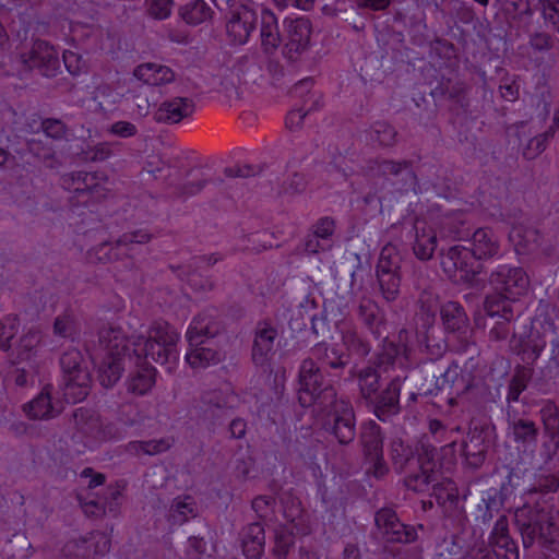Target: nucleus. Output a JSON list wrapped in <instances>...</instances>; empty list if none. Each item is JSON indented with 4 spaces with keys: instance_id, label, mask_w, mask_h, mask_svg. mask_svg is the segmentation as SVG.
Listing matches in <instances>:
<instances>
[{
    "instance_id": "nucleus-1",
    "label": "nucleus",
    "mask_w": 559,
    "mask_h": 559,
    "mask_svg": "<svg viewBox=\"0 0 559 559\" xmlns=\"http://www.w3.org/2000/svg\"><path fill=\"white\" fill-rule=\"evenodd\" d=\"M472 246V249L454 246L442 255V269L455 282H469L478 272V261L495 257L499 250L495 235L488 229L475 231Z\"/></svg>"
},
{
    "instance_id": "nucleus-2",
    "label": "nucleus",
    "mask_w": 559,
    "mask_h": 559,
    "mask_svg": "<svg viewBox=\"0 0 559 559\" xmlns=\"http://www.w3.org/2000/svg\"><path fill=\"white\" fill-rule=\"evenodd\" d=\"M491 285L502 295L496 300L493 297H487L485 309L490 317L501 316L506 320H510L512 314L510 301L515 300L527 288L528 278L524 271L520 267H511L501 265L492 273L490 278Z\"/></svg>"
},
{
    "instance_id": "nucleus-3",
    "label": "nucleus",
    "mask_w": 559,
    "mask_h": 559,
    "mask_svg": "<svg viewBox=\"0 0 559 559\" xmlns=\"http://www.w3.org/2000/svg\"><path fill=\"white\" fill-rule=\"evenodd\" d=\"M179 333L167 323H155L147 332L144 341L133 343L134 354L138 358L141 356L166 365L170 371L178 362L179 354L176 348Z\"/></svg>"
},
{
    "instance_id": "nucleus-4",
    "label": "nucleus",
    "mask_w": 559,
    "mask_h": 559,
    "mask_svg": "<svg viewBox=\"0 0 559 559\" xmlns=\"http://www.w3.org/2000/svg\"><path fill=\"white\" fill-rule=\"evenodd\" d=\"M0 75L17 74L31 69H38L44 75L51 76L60 69L59 51L46 41L33 44L27 56H22L15 62L7 55L1 56Z\"/></svg>"
},
{
    "instance_id": "nucleus-5",
    "label": "nucleus",
    "mask_w": 559,
    "mask_h": 559,
    "mask_svg": "<svg viewBox=\"0 0 559 559\" xmlns=\"http://www.w3.org/2000/svg\"><path fill=\"white\" fill-rule=\"evenodd\" d=\"M215 333V322L207 313L197 316L187 331L190 349L186 361L194 369L205 368L221 360V355L211 347L203 346L204 340Z\"/></svg>"
},
{
    "instance_id": "nucleus-6",
    "label": "nucleus",
    "mask_w": 559,
    "mask_h": 559,
    "mask_svg": "<svg viewBox=\"0 0 559 559\" xmlns=\"http://www.w3.org/2000/svg\"><path fill=\"white\" fill-rule=\"evenodd\" d=\"M102 361L98 366V378L104 386L114 385L121 377L126 356L124 335L115 329L103 330L100 333Z\"/></svg>"
},
{
    "instance_id": "nucleus-7",
    "label": "nucleus",
    "mask_w": 559,
    "mask_h": 559,
    "mask_svg": "<svg viewBox=\"0 0 559 559\" xmlns=\"http://www.w3.org/2000/svg\"><path fill=\"white\" fill-rule=\"evenodd\" d=\"M41 335L38 331L25 333L15 348V357L12 364L14 369V381L23 386L33 384L40 365Z\"/></svg>"
},
{
    "instance_id": "nucleus-8",
    "label": "nucleus",
    "mask_w": 559,
    "mask_h": 559,
    "mask_svg": "<svg viewBox=\"0 0 559 559\" xmlns=\"http://www.w3.org/2000/svg\"><path fill=\"white\" fill-rule=\"evenodd\" d=\"M64 373V397L69 403H78L85 399L88 392L90 373L79 350L70 349L60 359Z\"/></svg>"
},
{
    "instance_id": "nucleus-9",
    "label": "nucleus",
    "mask_w": 559,
    "mask_h": 559,
    "mask_svg": "<svg viewBox=\"0 0 559 559\" xmlns=\"http://www.w3.org/2000/svg\"><path fill=\"white\" fill-rule=\"evenodd\" d=\"M334 390L330 382L321 374L319 368L312 360H304L299 371L298 399L302 406L308 407L316 403L323 404V401L333 400Z\"/></svg>"
},
{
    "instance_id": "nucleus-10",
    "label": "nucleus",
    "mask_w": 559,
    "mask_h": 559,
    "mask_svg": "<svg viewBox=\"0 0 559 559\" xmlns=\"http://www.w3.org/2000/svg\"><path fill=\"white\" fill-rule=\"evenodd\" d=\"M257 13L248 3H242L235 10L227 22L226 31L231 43L243 45L254 31Z\"/></svg>"
},
{
    "instance_id": "nucleus-11",
    "label": "nucleus",
    "mask_w": 559,
    "mask_h": 559,
    "mask_svg": "<svg viewBox=\"0 0 559 559\" xmlns=\"http://www.w3.org/2000/svg\"><path fill=\"white\" fill-rule=\"evenodd\" d=\"M376 524L389 540L409 543L416 538L415 531L401 523L395 512L390 509L377 512Z\"/></svg>"
},
{
    "instance_id": "nucleus-12",
    "label": "nucleus",
    "mask_w": 559,
    "mask_h": 559,
    "mask_svg": "<svg viewBox=\"0 0 559 559\" xmlns=\"http://www.w3.org/2000/svg\"><path fill=\"white\" fill-rule=\"evenodd\" d=\"M134 76L145 84L162 86L175 81L174 71L159 62H145L134 69Z\"/></svg>"
},
{
    "instance_id": "nucleus-13",
    "label": "nucleus",
    "mask_w": 559,
    "mask_h": 559,
    "mask_svg": "<svg viewBox=\"0 0 559 559\" xmlns=\"http://www.w3.org/2000/svg\"><path fill=\"white\" fill-rule=\"evenodd\" d=\"M341 343L334 342L330 348L326 349L325 358L330 366L340 367L345 365L346 357L352 352L359 350L360 342L356 337V334L352 331H347L346 333H341L340 335Z\"/></svg>"
},
{
    "instance_id": "nucleus-14",
    "label": "nucleus",
    "mask_w": 559,
    "mask_h": 559,
    "mask_svg": "<svg viewBox=\"0 0 559 559\" xmlns=\"http://www.w3.org/2000/svg\"><path fill=\"white\" fill-rule=\"evenodd\" d=\"M276 331L269 324L263 323L258 328L254 338L252 357L257 365H263L272 354Z\"/></svg>"
},
{
    "instance_id": "nucleus-15",
    "label": "nucleus",
    "mask_w": 559,
    "mask_h": 559,
    "mask_svg": "<svg viewBox=\"0 0 559 559\" xmlns=\"http://www.w3.org/2000/svg\"><path fill=\"white\" fill-rule=\"evenodd\" d=\"M191 112L192 103L188 98L176 97L170 100H166L160 105L157 111V117L159 120L167 122H179Z\"/></svg>"
},
{
    "instance_id": "nucleus-16",
    "label": "nucleus",
    "mask_w": 559,
    "mask_h": 559,
    "mask_svg": "<svg viewBox=\"0 0 559 559\" xmlns=\"http://www.w3.org/2000/svg\"><path fill=\"white\" fill-rule=\"evenodd\" d=\"M24 411L31 418L46 419L53 417L58 413L57 407L51 402L50 391L45 388L40 394L24 406Z\"/></svg>"
},
{
    "instance_id": "nucleus-17",
    "label": "nucleus",
    "mask_w": 559,
    "mask_h": 559,
    "mask_svg": "<svg viewBox=\"0 0 559 559\" xmlns=\"http://www.w3.org/2000/svg\"><path fill=\"white\" fill-rule=\"evenodd\" d=\"M437 247L436 234L430 226L416 225V241L414 252L420 260H428L432 257Z\"/></svg>"
},
{
    "instance_id": "nucleus-18",
    "label": "nucleus",
    "mask_w": 559,
    "mask_h": 559,
    "mask_svg": "<svg viewBox=\"0 0 559 559\" xmlns=\"http://www.w3.org/2000/svg\"><path fill=\"white\" fill-rule=\"evenodd\" d=\"M378 278L382 294L386 300H394L400 290V275L397 270L379 269Z\"/></svg>"
},
{
    "instance_id": "nucleus-19",
    "label": "nucleus",
    "mask_w": 559,
    "mask_h": 559,
    "mask_svg": "<svg viewBox=\"0 0 559 559\" xmlns=\"http://www.w3.org/2000/svg\"><path fill=\"white\" fill-rule=\"evenodd\" d=\"M182 19L191 25H198L211 17V9L204 0H197L181 9Z\"/></svg>"
},
{
    "instance_id": "nucleus-20",
    "label": "nucleus",
    "mask_w": 559,
    "mask_h": 559,
    "mask_svg": "<svg viewBox=\"0 0 559 559\" xmlns=\"http://www.w3.org/2000/svg\"><path fill=\"white\" fill-rule=\"evenodd\" d=\"M399 395V388L392 384L385 395L376 404L374 414L380 420L384 421L390 415L397 412Z\"/></svg>"
},
{
    "instance_id": "nucleus-21",
    "label": "nucleus",
    "mask_w": 559,
    "mask_h": 559,
    "mask_svg": "<svg viewBox=\"0 0 559 559\" xmlns=\"http://www.w3.org/2000/svg\"><path fill=\"white\" fill-rule=\"evenodd\" d=\"M333 431L341 443H347L354 438L353 413L347 406L343 407L342 415L335 419Z\"/></svg>"
},
{
    "instance_id": "nucleus-22",
    "label": "nucleus",
    "mask_w": 559,
    "mask_h": 559,
    "mask_svg": "<svg viewBox=\"0 0 559 559\" xmlns=\"http://www.w3.org/2000/svg\"><path fill=\"white\" fill-rule=\"evenodd\" d=\"M263 26L261 28L262 43L266 49L275 48L280 44L276 19L270 11L262 14Z\"/></svg>"
},
{
    "instance_id": "nucleus-23",
    "label": "nucleus",
    "mask_w": 559,
    "mask_h": 559,
    "mask_svg": "<svg viewBox=\"0 0 559 559\" xmlns=\"http://www.w3.org/2000/svg\"><path fill=\"white\" fill-rule=\"evenodd\" d=\"M156 370L153 367H144L141 372L129 381V390L136 394H144L155 383Z\"/></svg>"
},
{
    "instance_id": "nucleus-24",
    "label": "nucleus",
    "mask_w": 559,
    "mask_h": 559,
    "mask_svg": "<svg viewBox=\"0 0 559 559\" xmlns=\"http://www.w3.org/2000/svg\"><path fill=\"white\" fill-rule=\"evenodd\" d=\"M195 514L194 502L190 497L176 499L170 509V518L174 523L181 524Z\"/></svg>"
},
{
    "instance_id": "nucleus-25",
    "label": "nucleus",
    "mask_w": 559,
    "mask_h": 559,
    "mask_svg": "<svg viewBox=\"0 0 559 559\" xmlns=\"http://www.w3.org/2000/svg\"><path fill=\"white\" fill-rule=\"evenodd\" d=\"M441 316L444 325L449 330L460 329L465 322L463 309L455 302H448L441 309Z\"/></svg>"
},
{
    "instance_id": "nucleus-26",
    "label": "nucleus",
    "mask_w": 559,
    "mask_h": 559,
    "mask_svg": "<svg viewBox=\"0 0 559 559\" xmlns=\"http://www.w3.org/2000/svg\"><path fill=\"white\" fill-rule=\"evenodd\" d=\"M19 322L15 317H7L0 321V349L7 350L10 341L17 331Z\"/></svg>"
},
{
    "instance_id": "nucleus-27",
    "label": "nucleus",
    "mask_w": 559,
    "mask_h": 559,
    "mask_svg": "<svg viewBox=\"0 0 559 559\" xmlns=\"http://www.w3.org/2000/svg\"><path fill=\"white\" fill-rule=\"evenodd\" d=\"M359 385L365 397L372 400L378 389V376L374 370L368 369L360 374Z\"/></svg>"
},
{
    "instance_id": "nucleus-28",
    "label": "nucleus",
    "mask_w": 559,
    "mask_h": 559,
    "mask_svg": "<svg viewBox=\"0 0 559 559\" xmlns=\"http://www.w3.org/2000/svg\"><path fill=\"white\" fill-rule=\"evenodd\" d=\"M205 182L206 180L200 171H192L188 175L182 186L181 193L185 195H193L203 189Z\"/></svg>"
},
{
    "instance_id": "nucleus-29",
    "label": "nucleus",
    "mask_w": 559,
    "mask_h": 559,
    "mask_svg": "<svg viewBox=\"0 0 559 559\" xmlns=\"http://www.w3.org/2000/svg\"><path fill=\"white\" fill-rule=\"evenodd\" d=\"M399 254L395 251V248L392 246H385L379 258L378 270L379 269H391L397 270L399 266Z\"/></svg>"
},
{
    "instance_id": "nucleus-30",
    "label": "nucleus",
    "mask_w": 559,
    "mask_h": 559,
    "mask_svg": "<svg viewBox=\"0 0 559 559\" xmlns=\"http://www.w3.org/2000/svg\"><path fill=\"white\" fill-rule=\"evenodd\" d=\"M150 13L159 20L168 17L171 13V0H147Z\"/></svg>"
},
{
    "instance_id": "nucleus-31",
    "label": "nucleus",
    "mask_w": 559,
    "mask_h": 559,
    "mask_svg": "<svg viewBox=\"0 0 559 559\" xmlns=\"http://www.w3.org/2000/svg\"><path fill=\"white\" fill-rule=\"evenodd\" d=\"M251 531L259 535L261 533V527L258 524H255L251 527ZM262 551L263 544L262 539L259 536H257L255 539L251 542V544H245L243 552L248 559H260Z\"/></svg>"
},
{
    "instance_id": "nucleus-32",
    "label": "nucleus",
    "mask_w": 559,
    "mask_h": 559,
    "mask_svg": "<svg viewBox=\"0 0 559 559\" xmlns=\"http://www.w3.org/2000/svg\"><path fill=\"white\" fill-rule=\"evenodd\" d=\"M63 62L68 71L76 75L84 70L85 63L76 52L68 50L63 53Z\"/></svg>"
},
{
    "instance_id": "nucleus-33",
    "label": "nucleus",
    "mask_w": 559,
    "mask_h": 559,
    "mask_svg": "<svg viewBox=\"0 0 559 559\" xmlns=\"http://www.w3.org/2000/svg\"><path fill=\"white\" fill-rule=\"evenodd\" d=\"M533 233L524 229L523 227H514L510 233V240L514 245L518 252L526 248L530 237H533Z\"/></svg>"
},
{
    "instance_id": "nucleus-34",
    "label": "nucleus",
    "mask_w": 559,
    "mask_h": 559,
    "mask_svg": "<svg viewBox=\"0 0 559 559\" xmlns=\"http://www.w3.org/2000/svg\"><path fill=\"white\" fill-rule=\"evenodd\" d=\"M80 180L81 177L78 178V181H73L71 186H67V188L76 192L90 191L93 193L98 186V183H95L96 176L94 174H85L82 182Z\"/></svg>"
},
{
    "instance_id": "nucleus-35",
    "label": "nucleus",
    "mask_w": 559,
    "mask_h": 559,
    "mask_svg": "<svg viewBox=\"0 0 559 559\" xmlns=\"http://www.w3.org/2000/svg\"><path fill=\"white\" fill-rule=\"evenodd\" d=\"M136 447H138V451H141L142 453L156 454V453L167 450L170 447V443H169V441H165V440H159V441L153 440V441H148V442H141Z\"/></svg>"
},
{
    "instance_id": "nucleus-36",
    "label": "nucleus",
    "mask_w": 559,
    "mask_h": 559,
    "mask_svg": "<svg viewBox=\"0 0 559 559\" xmlns=\"http://www.w3.org/2000/svg\"><path fill=\"white\" fill-rule=\"evenodd\" d=\"M44 133L53 139L60 138L64 133V126L58 120H47L43 124Z\"/></svg>"
},
{
    "instance_id": "nucleus-37",
    "label": "nucleus",
    "mask_w": 559,
    "mask_h": 559,
    "mask_svg": "<svg viewBox=\"0 0 559 559\" xmlns=\"http://www.w3.org/2000/svg\"><path fill=\"white\" fill-rule=\"evenodd\" d=\"M306 112L301 109L292 110L286 117V127L290 130L300 128L304 123Z\"/></svg>"
},
{
    "instance_id": "nucleus-38",
    "label": "nucleus",
    "mask_w": 559,
    "mask_h": 559,
    "mask_svg": "<svg viewBox=\"0 0 559 559\" xmlns=\"http://www.w3.org/2000/svg\"><path fill=\"white\" fill-rule=\"evenodd\" d=\"M334 231V222L330 218L321 219L316 226L314 234L319 238H328Z\"/></svg>"
},
{
    "instance_id": "nucleus-39",
    "label": "nucleus",
    "mask_w": 559,
    "mask_h": 559,
    "mask_svg": "<svg viewBox=\"0 0 559 559\" xmlns=\"http://www.w3.org/2000/svg\"><path fill=\"white\" fill-rule=\"evenodd\" d=\"M545 148V138L536 136L530 141L527 150L524 152L527 158H533Z\"/></svg>"
},
{
    "instance_id": "nucleus-40",
    "label": "nucleus",
    "mask_w": 559,
    "mask_h": 559,
    "mask_svg": "<svg viewBox=\"0 0 559 559\" xmlns=\"http://www.w3.org/2000/svg\"><path fill=\"white\" fill-rule=\"evenodd\" d=\"M290 532L286 536L284 532H277L276 533V545H275V551L280 555H284L288 552V546L292 544L293 539L290 537Z\"/></svg>"
},
{
    "instance_id": "nucleus-41",
    "label": "nucleus",
    "mask_w": 559,
    "mask_h": 559,
    "mask_svg": "<svg viewBox=\"0 0 559 559\" xmlns=\"http://www.w3.org/2000/svg\"><path fill=\"white\" fill-rule=\"evenodd\" d=\"M543 14L546 20L551 21L554 24H559V2L552 5L548 0L543 5Z\"/></svg>"
},
{
    "instance_id": "nucleus-42",
    "label": "nucleus",
    "mask_w": 559,
    "mask_h": 559,
    "mask_svg": "<svg viewBox=\"0 0 559 559\" xmlns=\"http://www.w3.org/2000/svg\"><path fill=\"white\" fill-rule=\"evenodd\" d=\"M81 478L84 479L91 488L97 487L104 483V476L102 474H94L90 468L81 473Z\"/></svg>"
},
{
    "instance_id": "nucleus-43",
    "label": "nucleus",
    "mask_w": 559,
    "mask_h": 559,
    "mask_svg": "<svg viewBox=\"0 0 559 559\" xmlns=\"http://www.w3.org/2000/svg\"><path fill=\"white\" fill-rule=\"evenodd\" d=\"M111 131L115 134L121 135V136H129L132 135L135 131L134 126L129 122H117L111 127Z\"/></svg>"
},
{
    "instance_id": "nucleus-44",
    "label": "nucleus",
    "mask_w": 559,
    "mask_h": 559,
    "mask_svg": "<svg viewBox=\"0 0 559 559\" xmlns=\"http://www.w3.org/2000/svg\"><path fill=\"white\" fill-rule=\"evenodd\" d=\"M71 324L72 321L68 316L57 318L55 322V333L58 335H66Z\"/></svg>"
},
{
    "instance_id": "nucleus-45",
    "label": "nucleus",
    "mask_w": 559,
    "mask_h": 559,
    "mask_svg": "<svg viewBox=\"0 0 559 559\" xmlns=\"http://www.w3.org/2000/svg\"><path fill=\"white\" fill-rule=\"evenodd\" d=\"M389 0H358V5L372 10H382L389 5Z\"/></svg>"
},
{
    "instance_id": "nucleus-46",
    "label": "nucleus",
    "mask_w": 559,
    "mask_h": 559,
    "mask_svg": "<svg viewBox=\"0 0 559 559\" xmlns=\"http://www.w3.org/2000/svg\"><path fill=\"white\" fill-rule=\"evenodd\" d=\"M500 93L504 99L512 102L518 97L519 88H518V86L512 85V84L502 85V86H500Z\"/></svg>"
},
{
    "instance_id": "nucleus-47",
    "label": "nucleus",
    "mask_w": 559,
    "mask_h": 559,
    "mask_svg": "<svg viewBox=\"0 0 559 559\" xmlns=\"http://www.w3.org/2000/svg\"><path fill=\"white\" fill-rule=\"evenodd\" d=\"M82 508L85 513L90 514H97L98 512L103 511V506H98V503H94V501H83L81 500Z\"/></svg>"
},
{
    "instance_id": "nucleus-48",
    "label": "nucleus",
    "mask_w": 559,
    "mask_h": 559,
    "mask_svg": "<svg viewBox=\"0 0 559 559\" xmlns=\"http://www.w3.org/2000/svg\"><path fill=\"white\" fill-rule=\"evenodd\" d=\"M109 550V539L107 536L102 535L97 540L95 552L96 554H105Z\"/></svg>"
},
{
    "instance_id": "nucleus-49",
    "label": "nucleus",
    "mask_w": 559,
    "mask_h": 559,
    "mask_svg": "<svg viewBox=\"0 0 559 559\" xmlns=\"http://www.w3.org/2000/svg\"><path fill=\"white\" fill-rule=\"evenodd\" d=\"M231 433L238 438L245 433V423L240 419L234 420L230 426Z\"/></svg>"
},
{
    "instance_id": "nucleus-50",
    "label": "nucleus",
    "mask_w": 559,
    "mask_h": 559,
    "mask_svg": "<svg viewBox=\"0 0 559 559\" xmlns=\"http://www.w3.org/2000/svg\"><path fill=\"white\" fill-rule=\"evenodd\" d=\"M543 349H544V344H538V345H535V346H534V348H533L532 353H526V352L524 350V353H523V354L527 355V358H528V359L534 360V359H536V358H537V356L539 355V353H540Z\"/></svg>"
},
{
    "instance_id": "nucleus-51",
    "label": "nucleus",
    "mask_w": 559,
    "mask_h": 559,
    "mask_svg": "<svg viewBox=\"0 0 559 559\" xmlns=\"http://www.w3.org/2000/svg\"><path fill=\"white\" fill-rule=\"evenodd\" d=\"M523 385L519 384L518 381H513L510 389V395L512 396V400H516L519 393L522 391Z\"/></svg>"
},
{
    "instance_id": "nucleus-52",
    "label": "nucleus",
    "mask_w": 559,
    "mask_h": 559,
    "mask_svg": "<svg viewBox=\"0 0 559 559\" xmlns=\"http://www.w3.org/2000/svg\"><path fill=\"white\" fill-rule=\"evenodd\" d=\"M296 7L301 10H309L313 4L314 0H295Z\"/></svg>"
},
{
    "instance_id": "nucleus-53",
    "label": "nucleus",
    "mask_w": 559,
    "mask_h": 559,
    "mask_svg": "<svg viewBox=\"0 0 559 559\" xmlns=\"http://www.w3.org/2000/svg\"><path fill=\"white\" fill-rule=\"evenodd\" d=\"M518 428H522L524 430V436L534 435V426L531 423H522Z\"/></svg>"
},
{
    "instance_id": "nucleus-54",
    "label": "nucleus",
    "mask_w": 559,
    "mask_h": 559,
    "mask_svg": "<svg viewBox=\"0 0 559 559\" xmlns=\"http://www.w3.org/2000/svg\"><path fill=\"white\" fill-rule=\"evenodd\" d=\"M7 43V34L2 27V25H0V48L3 50V47Z\"/></svg>"
},
{
    "instance_id": "nucleus-55",
    "label": "nucleus",
    "mask_w": 559,
    "mask_h": 559,
    "mask_svg": "<svg viewBox=\"0 0 559 559\" xmlns=\"http://www.w3.org/2000/svg\"><path fill=\"white\" fill-rule=\"evenodd\" d=\"M379 449H380V440L377 437L374 442H373V451H374L376 456H378Z\"/></svg>"
},
{
    "instance_id": "nucleus-56",
    "label": "nucleus",
    "mask_w": 559,
    "mask_h": 559,
    "mask_svg": "<svg viewBox=\"0 0 559 559\" xmlns=\"http://www.w3.org/2000/svg\"><path fill=\"white\" fill-rule=\"evenodd\" d=\"M190 542L195 546L197 549H199V548H201L203 546V540L202 539L194 538V539H192Z\"/></svg>"
},
{
    "instance_id": "nucleus-57",
    "label": "nucleus",
    "mask_w": 559,
    "mask_h": 559,
    "mask_svg": "<svg viewBox=\"0 0 559 559\" xmlns=\"http://www.w3.org/2000/svg\"><path fill=\"white\" fill-rule=\"evenodd\" d=\"M7 157V153L0 148V165L5 163Z\"/></svg>"
},
{
    "instance_id": "nucleus-58",
    "label": "nucleus",
    "mask_w": 559,
    "mask_h": 559,
    "mask_svg": "<svg viewBox=\"0 0 559 559\" xmlns=\"http://www.w3.org/2000/svg\"><path fill=\"white\" fill-rule=\"evenodd\" d=\"M376 475L377 476H380L383 474V467L381 466V464L379 463V465H377V468L374 471Z\"/></svg>"
},
{
    "instance_id": "nucleus-59",
    "label": "nucleus",
    "mask_w": 559,
    "mask_h": 559,
    "mask_svg": "<svg viewBox=\"0 0 559 559\" xmlns=\"http://www.w3.org/2000/svg\"><path fill=\"white\" fill-rule=\"evenodd\" d=\"M286 516H287L288 519H290L292 521H294V520H295V515H294V514H287Z\"/></svg>"
}]
</instances>
